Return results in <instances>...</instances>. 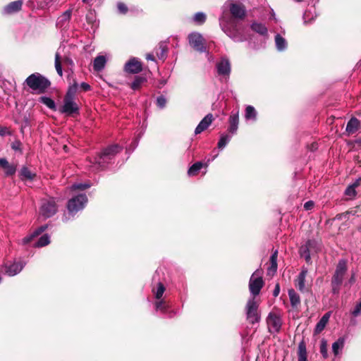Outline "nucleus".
<instances>
[{
  "label": "nucleus",
  "mask_w": 361,
  "mask_h": 361,
  "mask_svg": "<svg viewBox=\"0 0 361 361\" xmlns=\"http://www.w3.org/2000/svg\"><path fill=\"white\" fill-rule=\"evenodd\" d=\"M223 31L234 42H242L247 39V29L235 20H226L225 16L220 18Z\"/></svg>",
  "instance_id": "f257e3e1"
},
{
  "label": "nucleus",
  "mask_w": 361,
  "mask_h": 361,
  "mask_svg": "<svg viewBox=\"0 0 361 361\" xmlns=\"http://www.w3.org/2000/svg\"><path fill=\"white\" fill-rule=\"evenodd\" d=\"M121 149V147L118 145H113L105 148L103 152L95 157L93 160L90 159L89 161L90 170L92 172H97L104 169Z\"/></svg>",
  "instance_id": "f03ea898"
},
{
  "label": "nucleus",
  "mask_w": 361,
  "mask_h": 361,
  "mask_svg": "<svg viewBox=\"0 0 361 361\" xmlns=\"http://www.w3.org/2000/svg\"><path fill=\"white\" fill-rule=\"evenodd\" d=\"M25 83L33 91L44 92L50 85V82L39 73L31 74L27 78Z\"/></svg>",
  "instance_id": "7ed1b4c3"
},
{
  "label": "nucleus",
  "mask_w": 361,
  "mask_h": 361,
  "mask_svg": "<svg viewBox=\"0 0 361 361\" xmlns=\"http://www.w3.org/2000/svg\"><path fill=\"white\" fill-rule=\"evenodd\" d=\"M322 250V245L319 240H311L300 247V255L307 263L311 261V257L317 255Z\"/></svg>",
  "instance_id": "20e7f679"
},
{
  "label": "nucleus",
  "mask_w": 361,
  "mask_h": 361,
  "mask_svg": "<svg viewBox=\"0 0 361 361\" xmlns=\"http://www.w3.org/2000/svg\"><path fill=\"white\" fill-rule=\"evenodd\" d=\"M347 262L345 259L339 260L335 273L332 277L331 284L334 293H338L339 286L341 285L344 276L347 271Z\"/></svg>",
  "instance_id": "39448f33"
},
{
  "label": "nucleus",
  "mask_w": 361,
  "mask_h": 361,
  "mask_svg": "<svg viewBox=\"0 0 361 361\" xmlns=\"http://www.w3.org/2000/svg\"><path fill=\"white\" fill-rule=\"evenodd\" d=\"M259 301L254 297L250 298L245 306V313L249 322L255 324L260 320V314L258 310Z\"/></svg>",
  "instance_id": "423d86ee"
},
{
  "label": "nucleus",
  "mask_w": 361,
  "mask_h": 361,
  "mask_svg": "<svg viewBox=\"0 0 361 361\" xmlns=\"http://www.w3.org/2000/svg\"><path fill=\"white\" fill-rule=\"evenodd\" d=\"M87 202V197L85 193H80L73 195L67 204V208L70 214H74L83 209Z\"/></svg>",
  "instance_id": "0eeeda50"
},
{
  "label": "nucleus",
  "mask_w": 361,
  "mask_h": 361,
  "mask_svg": "<svg viewBox=\"0 0 361 361\" xmlns=\"http://www.w3.org/2000/svg\"><path fill=\"white\" fill-rule=\"evenodd\" d=\"M264 284L262 271L257 269L252 274L249 281V290L252 297L255 298V296L259 294Z\"/></svg>",
  "instance_id": "6e6552de"
},
{
  "label": "nucleus",
  "mask_w": 361,
  "mask_h": 361,
  "mask_svg": "<svg viewBox=\"0 0 361 361\" xmlns=\"http://www.w3.org/2000/svg\"><path fill=\"white\" fill-rule=\"evenodd\" d=\"M57 211V205L54 198L44 199L42 202L39 214L42 217L47 219L54 216Z\"/></svg>",
  "instance_id": "1a4fd4ad"
},
{
  "label": "nucleus",
  "mask_w": 361,
  "mask_h": 361,
  "mask_svg": "<svg viewBox=\"0 0 361 361\" xmlns=\"http://www.w3.org/2000/svg\"><path fill=\"white\" fill-rule=\"evenodd\" d=\"M224 6L228 8L235 20V19H243L245 16V9L241 3H236L229 0L225 3Z\"/></svg>",
  "instance_id": "9d476101"
},
{
  "label": "nucleus",
  "mask_w": 361,
  "mask_h": 361,
  "mask_svg": "<svg viewBox=\"0 0 361 361\" xmlns=\"http://www.w3.org/2000/svg\"><path fill=\"white\" fill-rule=\"evenodd\" d=\"M189 44L196 51L200 52H206L207 47L204 45V39L201 34L192 32L188 35Z\"/></svg>",
  "instance_id": "9b49d317"
},
{
  "label": "nucleus",
  "mask_w": 361,
  "mask_h": 361,
  "mask_svg": "<svg viewBox=\"0 0 361 361\" xmlns=\"http://www.w3.org/2000/svg\"><path fill=\"white\" fill-rule=\"evenodd\" d=\"M216 68L219 76L224 77L225 78H229L231 71V67L228 59L222 57L220 61L216 63Z\"/></svg>",
  "instance_id": "f8f14e48"
},
{
  "label": "nucleus",
  "mask_w": 361,
  "mask_h": 361,
  "mask_svg": "<svg viewBox=\"0 0 361 361\" xmlns=\"http://www.w3.org/2000/svg\"><path fill=\"white\" fill-rule=\"evenodd\" d=\"M267 323L269 332L272 334L279 332L282 324L280 317L274 312L269 314Z\"/></svg>",
  "instance_id": "ddd939ff"
},
{
  "label": "nucleus",
  "mask_w": 361,
  "mask_h": 361,
  "mask_svg": "<svg viewBox=\"0 0 361 361\" xmlns=\"http://www.w3.org/2000/svg\"><path fill=\"white\" fill-rule=\"evenodd\" d=\"M73 8H71L64 11L60 16L58 17L56 22V26L57 28L61 30H67L68 28Z\"/></svg>",
  "instance_id": "4468645a"
},
{
  "label": "nucleus",
  "mask_w": 361,
  "mask_h": 361,
  "mask_svg": "<svg viewBox=\"0 0 361 361\" xmlns=\"http://www.w3.org/2000/svg\"><path fill=\"white\" fill-rule=\"evenodd\" d=\"M142 70L141 62L135 57L130 58L124 66V71L128 73H138Z\"/></svg>",
  "instance_id": "2eb2a0df"
},
{
  "label": "nucleus",
  "mask_w": 361,
  "mask_h": 361,
  "mask_svg": "<svg viewBox=\"0 0 361 361\" xmlns=\"http://www.w3.org/2000/svg\"><path fill=\"white\" fill-rule=\"evenodd\" d=\"M61 111L67 114H73L78 112V106L74 102V99L64 98L63 105Z\"/></svg>",
  "instance_id": "dca6fc26"
},
{
  "label": "nucleus",
  "mask_w": 361,
  "mask_h": 361,
  "mask_svg": "<svg viewBox=\"0 0 361 361\" xmlns=\"http://www.w3.org/2000/svg\"><path fill=\"white\" fill-rule=\"evenodd\" d=\"M25 266L22 262H14L10 264L4 266L5 272L9 276H13L20 273Z\"/></svg>",
  "instance_id": "f3484780"
},
{
  "label": "nucleus",
  "mask_w": 361,
  "mask_h": 361,
  "mask_svg": "<svg viewBox=\"0 0 361 361\" xmlns=\"http://www.w3.org/2000/svg\"><path fill=\"white\" fill-rule=\"evenodd\" d=\"M214 120L213 115L208 114L200 122L195 130V134L198 135L208 128Z\"/></svg>",
  "instance_id": "a211bd4d"
},
{
  "label": "nucleus",
  "mask_w": 361,
  "mask_h": 361,
  "mask_svg": "<svg viewBox=\"0 0 361 361\" xmlns=\"http://www.w3.org/2000/svg\"><path fill=\"white\" fill-rule=\"evenodd\" d=\"M228 131L231 134H235L238 128L239 111H232L228 119Z\"/></svg>",
  "instance_id": "6ab92c4d"
},
{
  "label": "nucleus",
  "mask_w": 361,
  "mask_h": 361,
  "mask_svg": "<svg viewBox=\"0 0 361 361\" xmlns=\"http://www.w3.org/2000/svg\"><path fill=\"white\" fill-rule=\"evenodd\" d=\"M23 6V1L20 0L12 1L6 6L4 8V13L6 14H11L19 11Z\"/></svg>",
  "instance_id": "aec40b11"
},
{
  "label": "nucleus",
  "mask_w": 361,
  "mask_h": 361,
  "mask_svg": "<svg viewBox=\"0 0 361 361\" xmlns=\"http://www.w3.org/2000/svg\"><path fill=\"white\" fill-rule=\"evenodd\" d=\"M65 48L64 46L61 45L59 49H57L56 54H55V61H54V66L56 70L57 73L60 75H63V70L61 66V51Z\"/></svg>",
  "instance_id": "412c9836"
},
{
  "label": "nucleus",
  "mask_w": 361,
  "mask_h": 361,
  "mask_svg": "<svg viewBox=\"0 0 361 361\" xmlns=\"http://www.w3.org/2000/svg\"><path fill=\"white\" fill-rule=\"evenodd\" d=\"M0 168L4 169L5 174L8 176L15 174L16 171V166L10 164L5 158H0Z\"/></svg>",
  "instance_id": "4be33fe9"
},
{
  "label": "nucleus",
  "mask_w": 361,
  "mask_h": 361,
  "mask_svg": "<svg viewBox=\"0 0 361 361\" xmlns=\"http://www.w3.org/2000/svg\"><path fill=\"white\" fill-rule=\"evenodd\" d=\"M278 251L275 250L270 257V264L267 268V274L274 276L277 270Z\"/></svg>",
  "instance_id": "5701e85b"
},
{
  "label": "nucleus",
  "mask_w": 361,
  "mask_h": 361,
  "mask_svg": "<svg viewBox=\"0 0 361 361\" xmlns=\"http://www.w3.org/2000/svg\"><path fill=\"white\" fill-rule=\"evenodd\" d=\"M275 44L276 49L279 51H283L286 49L288 47L287 40L282 37L280 34H276L274 37Z\"/></svg>",
  "instance_id": "b1692460"
},
{
  "label": "nucleus",
  "mask_w": 361,
  "mask_h": 361,
  "mask_svg": "<svg viewBox=\"0 0 361 361\" xmlns=\"http://www.w3.org/2000/svg\"><path fill=\"white\" fill-rule=\"evenodd\" d=\"M331 314L330 312L326 313L319 321V322L317 324L314 333L315 334H319L321 333L325 328L326 325L327 324L329 318H330Z\"/></svg>",
  "instance_id": "393cba45"
},
{
  "label": "nucleus",
  "mask_w": 361,
  "mask_h": 361,
  "mask_svg": "<svg viewBox=\"0 0 361 361\" xmlns=\"http://www.w3.org/2000/svg\"><path fill=\"white\" fill-rule=\"evenodd\" d=\"M106 63V59L104 56L99 55L97 56L93 62V68L95 71L99 72L104 69Z\"/></svg>",
  "instance_id": "a878e982"
},
{
  "label": "nucleus",
  "mask_w": 361,
  "mask_h": 361,
  "mask_svg": "<svg viewBox=\"0 0 361 361\" xmlns=\"http://www.w3.org/2000/svg\"><path fill=\"white\" fill-rule=\"evenodd\" d=\"M202 167H207V164H204L202 161H197L193 164L188 171V175L189 176H195L201 170Z\"/></svg>",
  "instance_id": "bb28decb"
},
{
  "label": "nucleus",
  "mask_w": 361,
  "mask_h": 361,
  "mask_svg": "<svg viewBox=\"0 0 361 361\" xmlns=\"http://www.w3.org/2000/svg\"><path fill=\"white\" fill-rule=\"evenodd\" d=\"M20 179L23 181L32 180L35 177V173L31 171L27 167L23 166L20 171Z\"/></svg>",
  "instance_id": "cd10ccee"
},
{
  "label": "nucleus",
  "mask_w": 361,
  "mask_h": 361,
  "mask_svg": "<svg viewBox=\"0 0 361 361\" xmlns=\"http://www.w3.org/2000/svg\"><path fill=\"white\" fill-rule=\"evenodd\" d=\"M360 128V121L356 118H352L347 124L346 131L348 133H355Z\"/></svg>",
  "instance_id": "c85d7f7f"
},
{
  "label": "nucleus",
  "mask_w": 361,
  "mask_h": 361,
  "mask_svg": "<svg viewBox=\"0 0 361 361\" xmlns=\"http://www.w3.org/2000/svg\"><path fill=\"white\" fill-rule=\"evenodd\" d=\"M307 271L302 270L298 276L296 280L295 286L301 291H304L305 289V281Z\"/></svg>",
  "instance_id": "c756f323"
},
{
  "label": "nucleus",
  "mask_w": 361,
  "mask_h": 361,
  "mask_svg": "<svg viewBox=\"0 0 361 361\" xmlns=\"http://www.w3.org/2000/svg\"><path fill=\"white\" fill-rule=\"evenodd\" d=\"M257 113L252 106L248 105L246 106L245 111V118L246 120L255 121L257 120Z\"/></svg>",
  "instance_id": "7c9ffc66"
},
{
  "label": "nucleus",
  "mask_w": 361,
  "mask_h": 361,
  "mask_svg": "<svg viewBox=\"0 0 361 361\" xmlns=\"http://www.w3.org/2000/svg\"><path fill=\"white\" fill-rule=\"evenodd\" d=\"M344 343L345 338L341 337L332 344V351L336 356L342 350L344 347Z\"/></svg>",
  "instance_id": "2f4dec72"
},
{
  "label": "nucleus",
  "mask_w": 361,
  "mask_h": 361,
  "mask_svg": "<svg viewBox=\"0 0 361 361\" xmlns=\"http://www.w3.org/2000/svg\"><path fill=\"white\" fill-rule=\"evenodd\" d=\"M44 232L43 227H39V228L36 229L35 231H33L31 234L25 237L22 240L23 244L25 245L31 242L35 238L39 236Z\"/></svg>",
  "instance_id": "473e14b6"
},
{
  "label": "nucleus",
  "mask_w": 361,
  "mask_h": 361,
  "mask_svg": "<svg viewBox=\"0 0 361 361\" xmlns=\"http://www.w3.org/2000/svg\"><path fill=\"white\" fill-rule=\"evenodd\" d=\"M298 361H307L306 346L303 341L298 345Z\"/></svg>",
  "instance_id": "72a5a7b5"
},
{
  "label": "nucleus",
  "mask_w": 361,
  "mask_h": 361,
  "mask_svg": "<svg viewBox=\"0 0 361 361\" xmlns=\"http://www.w3.org/2000/svg\"><path fill=\"white\" fill-rule=\"evenodd\" d=\"M252 29L260 34L261 35H266L267 34V28L262 23H255L252 25Z\"/></svg>",
  "instance_id": "f704fd0d"
},
{
  "label": "nucleus",
  "mask_w": 361,
  "mask_h": 361,
  "mask_svg": "<svg viewBox=\"0 0 361 361\" xmlns=\"http://www.w3.org/2000/svg\"><path fill=\"white\" fill-rule=\"evenodd\" d=\"M288 295L290 298V303L293 306L295 307L300 304V300L299 295L295 292L294 290L291 289L288 290Z\"/></svg>",
  "instance_id": "c9c22d12"
},
{
  "label": "nucleus",
  "mask_w": 361,
  "mask_h": 361,
  "mask_svg": "<svg viewBox=\"0 0 361 361\" xmlns=\"http://www.w3.org/2000/svg\"><path fill=\"white\" fill-rule=\"evenodd\" d=\"M231 136L227 134H222L218 142V148L224 149L230 142Z\"/></svg>",
  "instance_id": "e433bc0d"
},
{
  "label": "nucleus",
  "mask_w": 361,
  "mask_h": 361,
  "mask_svg": "<svg viewBox=\"0 0 361 361\" xmlns=\"http://www.w3.org/2000/svg\"><path fill=\"white\" fill-rule=\"evenodd\" d=\"M167 47L164 42H161L159 44L158 51L157 55L160 59H164L166 56Z\"/></svg>",
  "instance_id": "4c0bfd02"
},
{
  "label": "nucleus",
  "mask_w": 361,
  "mask_h": 361,
  "mask_svg": "<svg viewBox=\"0 0 361 361\" xmlns=\"http://www.w3.org/2000/svg\"><path fill=\"white\" fill-rule=\"evenodd\" d=\"M146 81V78L141 76L135 77L134 81L132 82L130 87L133 90H137L140 88L142 85Z\"/></svg>",
  "instance_id": "58836bf2"
},
{
  "label": "nucleus",
  "mask_w": 361,
  "mask_h": 361,
  "mask_svg": "<svg viewBox=\"0 0 361 361\" xmlns=\"http://www.w3.org/2000/svg\"><path fill=\"white\" fill-rule=\"evenodd\" d=\"M50 243V237L47 234L42 235L38 241L35 243V246L37 247H42Z\"/></svg>",
  "instance_id": "ea45409f"
},
{
  "label": "nucleus",
  "mask_w": 361,
  "mask_h": 361,
  "mask_svg": "<svg viewBox=\"0 0 361 361\" xmlns=\"http://www.w3.org/2000/svg\"><path fill=\"white\" fill-rule=\"evenodd\" d=\"M77 90L78 84L75 82L73 85L69 87L68 92L65 96V98L74 99Z\"/></svg>",
  "instance_id": "a19ab883"
},
{
  "label": "nucleus",
  "mask_w": 361,
  "mask_h": 361,
  "mask_svg": "<svg viewBox=\"0 0 361 361\" xmlns=\"http://www.w3.org/2000/svg\"><path fill=\"white\" fill-rule=\"evenodd\" d=\"M165 291V287L161 283H159L157 290H153L155 297L157 300H159Z\"/></svg>",
  "instance_id": "79ce46f5"
},
{
  "label": "nucleus",
  "mask_w": 361,
  "mask_h": 361,
  "mask_svg": "<svg viewBox=\"0 0 361 361\" xmlns=\"http://www.w3.org/2000/svg\"><path fill=\"white\" fill-rule=\"evenodd\" d=\"M206 20V15L202 12H198L195 14L193 20L197 24H202Z\"/></svg>",
  "instance_id": "37998d69"
},
{
  "label": "nucleus",
  "mask_w": 361,
  "mask_h": 361,
  "mask_svg": "<svg viewBox=\"0 0 361 361\" xmlns=\"http://www.w3.org/2000/svg\"><path fill=\"white\" fill-rule=\"evenodd\" d=\"M354 215V213L353 212V211H350V212H345V213H342V214H338L335 219H334V221H337V220H349L350 219V216H353Z\"/></svg>",
  "instance_id": "c03bdc74"
},
{
  "label": "nucleus",
  "mask_w": 361,
  "mask_h": 361,
  "mask_svg": "<svg viewBox=\"0 0 361 361\" xmlns=\"http://www.w3.org/2000/svg\"><path fill=\"white\" fill-rule=\"evenodd\" d=\"M90 187V184L87 183H74L71 185V190L75 191L76 190H84Z\"/></svg>",
  "instance_id": "a18cd8bd"
},
{
  "label": "nucleus",
  "mask_w": 361,
  "mask_h": 361,
  "mask_svg": "<svg viewBox=\"0 0 361 361\" xmlns=\"http://www.w3.org/2000/svg\"><path fill=\"white\" fill-rule=\"evenodd\" d=\"M320 352L324 357H328V353H327V342L326 340L322 339L321 341V345H320Z\"/></svg>",
  "instance_id": "49530a36"
},
{
  "label": "nucleus",
  "mask_w": 361,
  "mask_h": 361,
  "mask_svg": "<svg viewBox=\"0 0 361 361\" xmlns=\"http://www.w3.org/2000/svg\"><path fill=\"white\" fill-rule=\"evenodd\" d=\"M41 99H42V102H43V104H44L49 109H54L55 103L51 99H50L49 97H42Z\"/></svg>",
  "instance_id": "de8ad7c7"
},
{
  "label": "nucleus",
  "mask_w": 361,
  "mask_h": 361,
  "mask_svg": "<svg viewBox=\"0 0 361 361\" xmlns=\"http://www.w3.org/2000/svg\"><path fill=\"white\" fill-rule=\"evenodd\" d=\"M166 104V99L164 96H159L157 99V105L160 108L163 109Z\"/></svg>",
  "instance_id": "09e8293b"
},
{
  "label": "nucleus",
  "mask_w": 361,
  "mask_h": 361,
  "mask_svg": "<svg viewBox=\"0 0 361 361\" xmlns=\"http://www.w3.org/2000/svg\"><path fill=\"white\" fill-rule=\"evenodd\" d=\"M155 307H156L157 310H161V311H164L167 308V305H166V302L162 300L157 301L155 303Z\"/></svg>",
  "instance_id": "8fccbe9b"
},
{
  "label": "nucleus",
  "mask_w": 361,
  "mask_h": 361,
  "mask_svg": "<svg viewBox=\"0 0 361 361\" xmlns=\"http://www.w3.org/2000/svg\"><path fill=\"white\" fill-rule=\"evenodd\" d=\"M117 8H118V12L121 14H125L128 11L127 6L122 2H118L117 4Z\"/></svg>",
  "instance_id": "3c124183"
},
{
  "label": "nucleus",
  "mask_w": 361,
  "mask_h": 361,
  "mask_svg": "<svg viewBox=\"0 0 361 361\" xmlns=\"http://www.w3.org/2000/svg\"><path fill=\"white\" fill-rule=\"evenodd\" d=\"M345 194L347 196H349V197H354V196H355V195H356L355 188H354L353 186L349 185L346 188V190L345 191Z\"/></svg>",
  "instance_id": "603ef678"
},
{
  "label": "nucleus",
  "mask_w": 361,
  "mask_h": 361,
  "mask_svg": "<svg viewBox=\"0 0 361 361\" xmlns=\"http://www.w3.org/2000/svg\"><path fill=\"white\" fill-rule=\"evenodd\" d=\"M352 314L355 317H357L358 315L361 314V302L355 306L353 311L352 312Z\"/></svg>",
  "instance_id": "864d4df0"
},
{
  "label": "nucleus",
  "mask_w": 361,
  "mask_h": 361,
  "mask_svg": "<svg viewBox=\"0 0 361 361\" xmlns=\"http://www.w3.org/2000/svg\"><path fill=\"white\" fill-rule=\"evenodd\" d=\"M11 134V131L7 127L0 126V136H4Z\"/></svg>",
  "instance_id": "5fc2aeb1"
},
{
  "label": "nucleus",
  "mask_w": 361,
  "mask_h": 361,
  "mask_svg": "<svg viewBox=\"0 0 361 361\" xmlns=\"http://www.w3.org/2000/svg\"><path fill=\"white\" fill-rule=\"evenodd\" d=\"M314 206V203L313 201H307L304 204V208L305 210L309 211L311 210Z\"/></svg>",
  "instance_id": "6e6d98bb"
},
{
  "label": "nucleus",
  "mask_w": 361,
  "mask_h": 361,
  "mask_svg": "<svg viewBox=\"0 0 361 361\" xmlns=\"http://www.w3.org/2000/svg\"><path fill=\"white\" fill-rule=\"evenodd\" d=\"M138 142H139V140L138 139H135L132 145L129 147V148L128 149V151H131L133 152L135 148L138 145Z\"/></svg>",
  "instance_id": "4d7b16f0"
},
{
  "label": "nucleus",
  "mask_w": 361,
  "mask_h": 361,
  "mask_svg": "<svg viewBox=\"0 0 361 361\" xmlns=\"http://www.w3.org/2000/svg\"><path fill=\"white\" fill-rule=\"evenodd\" d=\"M20 142L19 141H16L12 143L11 145V147L13 149L17 151V150H20Z\"/></svg>",
  "instance_id": "13d9d810"
},
{
  "label": "nucleus",
  "mask_w": 361,
  "mask_h": 361,
  "mask_svg": "<svg viewBox=\"0 0 361 361\" xmlns=\"http://www.w3.org/2000/svg\"><path fill=\"white\" fill-rule=\"evenodd\" d=\"M279 293H280V286H279V284L277 283L274 290L273 295L274 297H277L279 295Z\"/></svg>",
  "instance_id": "bf43d9fd"
},
{
  "label": "nucleus",
  "mask_w": 361,
  "mask_h": 361,
  "mask_svg": "<svg viewBox=\"0 0 361 361\" xmlns=\"http://www.w3.org/2000/svg\"><path fill=\"white\" fill-rule=\"evenodd\" d=\"M80 87L84 90V91H88L90 90V85H88L87 83L86 82H82L80 84Z\"/></svg>",
  "instance_id": "052dcab7"
},
{
  "label": "nucleus",
  "mask_w": 361,
  "mask_h": 361,
  "mask_svg": "<svg viewBox=\"0 0 361 361\" xmlns=\"http://www.w3.org/2000/svg\"><path fill=\"white\" fill-rule=\"evenodd\" d=\"M310 16V11H306L303 15V18H304V22L305 23H307V20L309 19V17Z\"/></svg>",
  "instance_id": "680f3d73"
},
{
  "label": "nucleus",
  "mask_w": 361,
  "mask_h": 361,
  "mask_svg": "<svg viewBox=\"0 0 361 361\" xmlns=\"http://www.w3.org/2000/svg\"><path fill=\"white\" fill-rule=\"evenodd\" d=\"M146 59H147V60H150V61H155V57L154 56L153 54H147L146 56Z\"/></svg>",
  "instance_id": "e2e57ef3"
},
{
  "label": "nucleus",
  "mask_w": 361,
  "mask_h": 361,
  "mask_svg": "<svg viewBox=\"0 0 361 361\" xmlns=\"http://www.w3.org/2000/svg\"><path fill=\"white\" fill-rule=\"evenodd\" d=\"M360 182H361V178H359V179L356 180V181L350 185L353 186L354 188H356L360 185Z\"/></svg>",
  "instance_id": "0e129e2a"
},
{
  "label": "nucleus",
  "mask_w": 361,
  "mask_h": 361,
  "mask_svg": "<svg viewBox=\"0 0 361 361\" xmlns=\"http://www.w3.org/2000/svg\"><path fill=\"white\" fill-rule=\"evenodd\" d=\"M355 281V274H352V276H351V277H350V280H349V281H348V283H349L350 284H352V283H353Z\"/></svg>",
  "instance_id": "69168bd1"
},
{
  "label": "nucleus",
  "mask_w": 361,
  "mask_h": 361,
  "mask_svg": "<svg viewBox=\"0 0 361 361\" xmlns=\"http://www.w3.org/2000/svg\"><path fill=\"white\" fill-rule=\"evenodd\" d=\"M93 0H82V2L89 5H92Z\"/></svg>",
  "instance_id": "338daca9"
},
{
  "label": "nucleus",
  "mask_w": 361,
  "mask_h": 361,
  "mask_svg": "<svg viewBox=\"0 0 361 361\" xmlns=\"http://www.w3.org/2000/svg\"><path fill=\"white\" fill-rule=\"evenodd\" d=\"M166 80H161L160 81V83H159V87H161L162 86H164L165 84H166Z\"/></svg>",
  "instance_id": "774afa93"
}]
</instances>
